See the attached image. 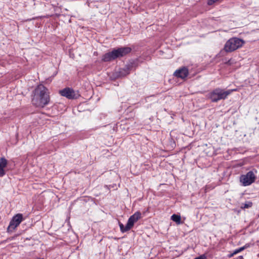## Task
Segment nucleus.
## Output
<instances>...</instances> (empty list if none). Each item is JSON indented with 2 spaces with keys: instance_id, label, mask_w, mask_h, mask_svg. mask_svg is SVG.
I'll list each match as a JSON object with an SVG mask.
<instances>
[{
  "instance_id": "6e6552de",
  "label": "nucleus",
  "mask_w": 259,
  "mask_h": 259,
  "mask_svg": "<svg viewBox=\"0 0 259 259\" xmlns=\"http://www.w3.org/2000/svg\"><path fill=\"white\" fill-rule=\"evenodd\" d=\"M23 219V215L21 213H18L14 216L8 226V231L10 232L14 230L20 225Z\"/></svg>"
},
{
  "instance_id": "f257e3e1",
  "label": "nucleus",
  "mask_w": 259,
  "mask_h": 259,
  "mask_svg": "<svg viewBox=\"0 0 259 259\" xmlns=\"http://www.w3.org/2000/svg\"><path fill=\"white\" fill-rule=\"evenodd\" d=\"M32 102L37 107H44L49 104L50 96L48 90L42 84L38 85L33 92Z\"/></svg>"
},
{
  "instance_id": "f8f14e48",
  "label": "nucleus",
  "mask_w": 259,
  "mask_h": 259,
  "mask_svg": "<svg viewBox=\"0 0 259 259\" xmlns=\"http://www.w3.org/2000/svg\"><path fill=\"white\" fill-rule=\"evenodd\" d=\"M171 220L174 222H175L177 224H180L181 223V218L179 215L176 214H172L171 217Z\"/></svg>"
},
{
  "instance_id": "7ed1b4c3",
  "label": "nucleus",
  "mask_w": 259,
  "mask_h": 259,
  "mask_svg": "<svg viewBox=\"0 0 259 259\" xmlns=\"http://www.w3.org/2000/svg\"><path fill=\"white\" fill-rule=\"evenodd\" d=\"M131 51L129 48H121L114 50L111 52L104 54L102 57V61L104 62L111 61L120 57H122Z\"/></svg>"
},
{
  "instance_id": "20e7f679",
  "label": "nucleus",
  "mask_w": 259,
  "mask_h": 259,
  "mask_svg": "<svg viewBox=\"0 0 259 259\" xmlns=\"http://www.w3.org/2000/svg\"><path fill=\"white\" fill-rule=\"evenodd\" d=\"M244 44L243 40L237 37H233L226 42L224 50L227 52H231L241 48Z\"/></svg>"
},
{
  "instance_id": "9d476101",
  "label": "nucleus",
  "mask_w": 259,
  "mask_h": 259,
  "mask_svg": "<svg viewBox=\"0 0 259 259\" xmlns=\"http://www.w3.org/2000/svg\"><path fill=\"white\" fill-rule=\"evenodd\" d=\"M7 164V161L4 158H0V177H3L5 174L4 168Z\"/></svg>"
},
{
  "instance_id": "f03ea898",
  "label": "nucleus",
  "mask_w": 259,
  "mask_h": 259,
  "mask_svg": "<svg viewBox=\"0 0 259 259\" xmlns=\"http://www.w3.org/2000/svg\"><path fill=\"white\" fill-rule=\"evenodd\" d=\"M237 90V89H234L225 91L220 88H217L208 94V98L211 99L212 102H217L219 100L226 99L227 96L232 92Z\"/></svg>"
},
{
  "instance_id": "0eeeda50",
  "label": "nucleus",
  "mask_w": 259,
  "mask_h": 259,
  "mask_svg": "<svg viewBox=\"0 0 259 259\" xmlns=\"http://www.w3.org/2000/svg\"><path fill=\"white\" fill-rule=\"evenodd\" d=\"M255 179V176L253 171H249L246 175L240 177V181L244 186H249L253 183Z\"/></svg>"
},
{
  "instance_id": "4468645a",
  "label": "nucleus",
  "mask_w": 259,
  "mask_h": 259,
  "mask_svg": "<svg viewBox=\"0 0 259 259\" xmlns=\"http://www.w3.org/2000/svg\"><path fill=\"white\" fill-rule=\"evenodd\" d=\"M248 247V245H244V246L243 247H241L238 249H235L234 252H233V254H237L238 253L243 251V250H244L245 249H246V248H247Z\"/></svg>"
},
{
  "instance_id": "dca6fc26",
  "label": "nucleus",
  "mask_w": 259,
  "mask_h": 259,
  "mask_svg": "<svg viewBox=\"0 0 259 259\" xmlns=\"http://www.w3.org/2000/svg\"><path fill=\"white\" fill-rule=\"evenodd\" d=\"M238 257L239 259H243V256H239Z\"/></svg>"
},
{
  "instance_id": "f3484780",
  "label": "nucleus",
  "mask_w": 259,
  "mask_h": 259,
  "mask_svg": "<svg viewBox=\"0 0 259 259\" xmlns=\"http://www.w3.org/2000/svg\"><path fill=\"white\" fill-rule=\"evenodd\" d=\"M234 254H233V253L232 254H231L230 255V257H232L234 255Z\"/></svg>"
},
{
  "instance_id": "ddd939ff",
  "label": "nucleus",
  "mask_w": 259,
  "mask_h": 259,
  "mask_svg": "<svg viewBox=\"0 0 259 259\" xmlns=\"http://www.w3.org/2000/svg\"><path fill=\"white\" fill-rule=\"evenodd\" d=\"M252 205V203L251 201H247L241 205V208L242 209L248 208L251 207Z\"/></svg>"
},
{
  "instance_id": "39448f33",
  "label": "nucleus",
  "mask_w": 259,
  "mask_h": 259,
  "mask_svg": "<svg viewBox=\"0 0 259 259\" xmlns=\"http://www.w3.org/2000/svg\"><path fill=\"white\" fill-rule=\"evenodd\" d=\"M141 218V213L140 211L136 212L134 214L131 215L128 219L127 223L125 226L122 224H119L120 230L122 232H125L130 230L137 222Z\"/></svg>"
},
{
  "instance_id": "423d86ee",
  "label": "nucleus",
  "mask_w": 259,
  "mask_h": 259,
  "mask_svg": "<svg viewBox=\"0 0 259 259\" xmlns=\"http://www.w3.org/2000/svg\"><path fill=\"white\" fill-rule=\"evenodd\" d=\"M59 93L62 96L70 100L77 99L80 96L78 91H74L70 88H65L63 90H60Z\"/></svg>"
},
{
  "instance_id": "1a4fd4ad",
  "label": "nucleus",
  "mask_w": 259,
  "mask_h": 259,
  "mask_svg": "<svg viewBox=\"0 0 259 259\" xmlns=\"http://www.w3.org/2000/svg\"><path fill=\"white\" fill-rule=\"evenodd\" d=\"M188 75V70L186 67H183L176 70L174 73V75L181 78H186Z\"/></svg>"
},
{
  "instance_id": "a211bd4d",
  "label": "nucleus",
  "mask_w": 259,
  "mask_h": 259,
  "mask_svg": "<svg viewBox=\"0 0 259 259\" xmlns=\"http://www.w3.org/2000/svg\"><path fill=\"white\" fill-rule=\"evenodd\" d=\"M36 259H44V258H37Z\"/></svg>"
},
{
  "instance_id": "2eb2a0df",
  "label": "nucleus",
  "mask_w": 259,
  "mask_h": 259,
  "mask_svg": "<svg viewBox=\"0 0 259 259\" xmlns=\"http://www.w3.org/2000/svg\"><path fill=\"white\" fill-rule=\"evenodd\" d=\"M194 259H206V257L205 256V255H200L197 257H196Z\"/></svg>"
},
{
  "instance_id": "9b49d317",
  "label": "nucleus",
  "mask_w": 259,
  "mask_h": 259,
  "mask_svg": "<svg viewBox=\"0 0 259 259\" xmlns=\"http://www.w3.org/2000/svg\"><path fill=\"white\" fill-rule=\"evenodd\" d=\"M117 73L116 77H121L129 74V70L127 68L120 69Z\"/></svg>"
}]
</instances>
